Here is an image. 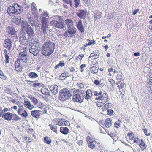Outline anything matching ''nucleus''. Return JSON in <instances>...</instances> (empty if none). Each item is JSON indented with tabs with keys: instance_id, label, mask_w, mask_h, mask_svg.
I'll return each mask as SVG.
<instances>
[{
	"instance_id": "f257e3e1",
	"label": "nucleus",
	"mask_w": 152,
	"mask_h": 152,
	"mask_svg": "<svg viewBox=\"0 0 152 152\" xmlns=\"http://www.w3.org/2000/svg\"><path fill=\"white\" fill-rule=\"evenodd\" d=\"M54 47V44L52 42H46L42 47V54L46 56H49L53 53Z\"/></svg>"
},
{
	"instance_id": "f03ea898",
	"label": "nucleus",
	"mask_w": 152,
	"mask_h": 152,
	"mask_svg": "<svg viewBox=\"0 0 152 152\" xmlns=\"http://www.w3.org/2000/svg\"><path fill=\"white\" fill-rule=\"evenodd\" d=\"M23 10V7L20 6L18 4L14 3L12 6L8 7L7 11L8 14L11 16L14 14H18L21 13Z\"/></svg>"
},
{
	"instance_id": "7ed1b4c3",
	"label": "nucleus",
	"mask_w": 152,
	"mask_h": 152,
	"mask_svg": "<svg viewBox=\"0 0 152 152\" xmlns=\"http://www.w3.org/2000/svg\"><path fill=\"white\" fill-rule=\"evenodd\" d=\"M71 96L69 91L65 88H63L59 92V99L62 102L69 100Z\"/></svg>"
},
{
	"instance_id": "20e7f679",
	"label": "nucleus",
	"mask_w": 152,
	"mask_h": 152,
	"mask_svg": "<svg viewBox=\"0 0 152 152\" xmlns=\"http://www.w3.org/2000/svg\"><path fill=\"white\" fill-rule=\"evenodd\" d=\"M4 119L7 121H17L21 118L17 115L10 112L4 113L1 116Z\"/></svg>"
},
{
	"instance_id": "39448f33",
	"label": "nucleus",
	"mask_w": 152,
	"mask_h": 152,
	"mask_svg": "<svg viewBox=\"0 0 152 152\" xmlns=\"http://www.w3.org/2000/svg\"><path fill=\"white\" fill-rule=\"evenodd\" d=\"M56 19L59 21L56 20H53L50 22L51 25L54 27L62 29L64 27V20L63 17L57 16Z\"/></svg>"
},
{
	"instance_id": "423d86ee",
	"label": "nucleus",
	"mask_w": 152,
	"mask_h": 152,
	"mask_svg": "<svg viewBox=\"0 0 152 152\" xmlns=\"http://www.w3.org/2000/svg\"><path fill=\"white\" fill-rule=\"evenodd\" d=\"M27 53L26 51L20 52L19 54L18 58L19 61L22 62V65L23 66L27 67L28 66Z\"/></svg>"
},
{
	"instance_id": "0eeeda50",
	"label": "nucleus",
	"mask_w": 152,
	"mask_h": 152,
	"mask_svg": "<svg viewBox=\"0 0 152 152\" xmlns=\"http://www.w3.org/2000/svg\"><path fill=\"white\" fill-rule=\"evenodd\" d=\"M95 99L100 100L99 103H101V104L100 105L99 103H98L97 105L98 107H100L107 102L108 100V94L104 91L101 96L96 98Z\"/></svg>"
},
{
	"instance_id": "6e6552de",
	"label": "nucleus",
	"mask_w": 152,
	"mask_h": 152,
	"mask_svg": "<svg viewBox=\"0 0 152 152\" xmlns=\"http://www.w3.org/2000/svg\"><path fill=\"white\" fill-rule=\"evenodd\" d=\"M115 84L119 90L121 97H123L125 92L124 88L125 83L124 80H121L116 83Z\"/></svg>"
},
{
	"instance_id": "1a4fd4ad",
	"label": "nucleus",
	"mask_w": 152,
	"mask_h": 152,
	"mask_svg": "<svg viewBox=\"0 0 152 152\" xmlns=\"http://www.w3.org/2000/svg\"><path fill=\"white\" fill-rule=\"evenodd\" d=\"M68 30L65 31L63 35L66 37H72L75 35L76 32V29L75 27L68 28Z\"/></svg>"
},
{
	"instance_id": "9d476101",
	"label": "nucleus",
	"mask_w": 152,
	"mask_h": 152,
	"mask_svg": "<svg viewBox=\"0 0 152 152\" xmlns=\"http://www.w3.org/2000/svg\"><path fill=\"white\" fill-rule=\"evenodd\" d=\"M19 108L17 110L18 114L21 117L26 118L28 116L27 112L25 110L22 106L19 107Z\"/></svg>"
},
{
	"instance_id": "9b49d317",
	"label": "nucleus",
	"mask_w": 152,
	"mask_h": 152,
	"mask_svg": "<svg viewBox=\"0 0 152 152\" xmlns=\"http://www.w3.org/2000/svg\"><path fill=\"white\" fill-rule=\"evenodd\" d=\"M19 39L20 42L21 44L24 45L26 44L29 42L25 32H22L20 33Z\"/></svg>"
},
{
	"instance_id": "f8f14e48",
	"label": "nucleus",
	"mask_w": 152,
	"mask_h": 152,
	"mask_svg": "<svg viewBox=\"0 0 152 152\" xmlns=\"http://www.w3.org/2000/svg\"><path fill=\"white\" fill-rule=\"evenodd\" d=\"M127 136L130 140L133 141V142L134 143L138 144L140 139L138 137H134V134L133 132H130L128 133L127 134Z\"/></svg>"
},
{
	"instance_id": "ddd939ff",
	"label": "nucleus",
	"mask_w": 152,
	"mask_h": 152,
	"mask_svg": "<svg viewBox=\"0 0 152 152\" xmlns=\"http://www.w3.org/2000/svg\"><path fill=\"white\" fill-rule=\"evenodd\" d=\"M12 42L11 39L8 38L6 39L4 42L3 45L4 47L7 48L9 51H10L12 47Z\"/></svg>"
},
{
	"instance_id": "4468645a",
	"label": "nucleus",
	"mask_w": 152,
	"mask_h": 152,
	"mask_svg": "<svg viewBox=\"0 0 152 152\" xmlns=\"http://www.w3.org/2000/svg\"><path fill=\"white\" fill-rule=\"evenodd\" d=\"M23 104L25 107L31 110L34 108V106L31 104L30 101L28 99H26V100L24 99L23 102Z\"/></svg>"
},
{
	"instance_id": "2eb2a0df",
	"label": "nucleus",
	"mask_w": 152,
	"mask_h": 152,
	"mask_svg": "<svg viewBox=\"0 0 152 152\" xmlns=\"http://www.w3.org/2000/svg\"><path fill=\"white\" fill-rule=\"evenodd\" d=\"M83 98L79 94L74 95L73 97V100L74 102L79 103L82 102L83 100Z\"/></svg>"
},
{
	"instance_id": "dca6fc26",
	"label": "nucleus",
	"mask_w": 152,
	"mask_h": 152,
	"mask_svg": "<svg viewBox=\"0 0 152 152\" xmlns=\"http://www.w3.org/2000/svg\"><path fill=\"white\" fill-rule=\"evenodd\" d=\"M31 49H29L30 53H33L34 55H35L38 54L39 51V47L37 45H34L33 47L30 48Z\"/></svg>"
},
{
	"instance_id": "f3484780",
	"label": "nucleus",
	"mask_w": 152,
	"mask_h": 152,
	"mask_svg": "<svg viewBox=\"0 0 152 152\" xmlns=\"http://www.w3.org/2000/svg\"><path fill=\"white\" fill-rule=\"evenodd\" d=\"M41 111L39 110H33L31 112V114L32 117L39 118L41 115Z\"/></svg>"
},
{
	"instance_id": "a211bd4d",
	"label": "nucleus",
	"mask_w": 152,
	"mask_h": 152,
	"mask_svg": "<svg viewBox=\"0 0 152 152\" xmlns=\"http://www.w3.org/2000/svg\"><path fill=\"white\" fill-rule=\"evenodd\" d=\"M6 29L7 32L9 34L11 35H16L17 32L15 31L14 27L8 26L7 28Z\"/></svg>"
},
{
	"instance_id": "6ab92c4d",
	"label": "nucleus",
	"mask_w": 152,
	"mask_h": 152,
	"mask_svg": "<svg viewBox=\"0 0 152 152\" xmlns=\"http://www.w3.org/2000/svg\"><path fill=\"white\" fill-rule=\"evenodd\" d=\"M76 14L81 19H85L86 18V13L84 10H80Z\"/></svg>"
},
{
	"instance_id": "aec40b11",
	"label": "nucleus",
	"mask_w": 152,
	"mask_h": 152,
	"mask_svg": "<svg viewBox=\"0 0 152 152\" xmlns=\"http://www.w3.org/2000/svg\"><path fill=\"white\" fill-rule=\"evenodd\" d=\"M15 70L18 72H20L22 71V67L20 65V63L18 61H16L15 64Z\"/></svg>"
},
{
	"instance_id": "412c9836",
	"label": "nucleus",
	"mask_w": 152,
	"mask_h": 152,
	"mask_svg": "<svg viewBox=\"0 0 152 152\" xmlns=\"http://www.w3.org/2000/svg\"><path fill=\"white\" fill-rule=\"evenodd\" d=\"M50 89L53 94L55 95L58 92V86L56 85H52L50 87Z\"/></svg>"
},
{
	"instance_id": "4be33fe9",
	"label": "nucleus",
	"mask_w": 152,
	"mask_h": 152,
	"mask_svg": "<svg viewBox=\"0 0 152 152\" xmlns=\"http://www.w3.org/2000/svg\"><path fill=\"white\" fill-rule=\"evenodd\" d=\"M139 146L142 151L144 150L146 148L147 145L142 139H141L140 140H139Z\"/></svg>"
},
{
	"instance_id": "5701e85b",
	"label": "nucleus",
	"mask_w": 152,
	"mask_h": 152,
	"mask_svg": "<svg viewBox=\"0 0 152 152\" xmlns=\"http://www.w3.org/2000/svg\"><path fill=\"white\" fill-rule=\"evenodd\" d=\"M65 22L68 28H72L73 25V22L71 19H67L65 20Z\"/></svg>"
},
{
	"instance_id": "b1692460",
	"label": "nucleus",
	"mask_w": 152,
	"mask_h": 152,
	"mask_svg": "<svg viewBox=\"0 0 152 152\" xmlns=\"http://www.w3.org/2000/svg\"><path fill=\"white\" fill-rule=\"evenodd\" d=\"M60 132L64 135L67 134L69 132V129L65 127H61L60 128Z\"/></svg>"
},
{
	"instance_id": "393cba45",
	"label": "nucleus",
	"mask_w": 152,
	"mask_h": 152,
	"mask_svg": "<svg viewBox=\"0 0 152 152\" xmlns=\"http://www.w3.org/2000/svg\"><path fill=\"white\" fill-rule=\"evenodd\" d=\"M26 32L28 35L35 34L33 29L29 25L27 26L26 28Z\"/></svg>"
},
{
	"instance_id": "a878e982",
	"label": "nucleus",
	"mask_w": 152,
	"mask_h": 152,
	"mask_svg": "<svg viewBox=\"0 0 152 152\" xmlns=\"http://www.w3.org/2000/svg\"><path fill=\"white\" fill-rule=\"evenodd\" d=\"M48 20L47 18L45 17H43L42 18L41 22L42 24V26H48Z\"/></svg>"
},
{
	"instance_id": "bb28decb",
	"label": "nucleus",
	"mask_w": 152,
	"mask_h": 152,
	"mask_svg": "<svg viewBox=\"0 0 152 152\" xmlns=\"http://www.w3.org/2000/svg\"><path fill=\"white\" fill-rule=\"evenodd\" d=\"M104 124V126L106 128L110 127L112 124L111 120L110 118H107L105 120Z\"/></svg>"
},
{
	"instance_id": "cd10ccee",
	"label": "nucleus",
	"mask_w": 152,
	"mask_h": 152,
	"mask_svg": "<svg viewBox=\"0 0 152 152\" xmlns=\"http://www.w3.org/2000/svg\"><path fill=\"white\" fill-rule=\"evenodd\" d=\"M49 126L50 127V129L52 131L56 134L58 133V127L56 124H50Z\"/></svg>"
},
{
	"instance_id": "c85d7f7f",
	"label": "nucleus",
	"mask_w": 152,
	"mask_h": 152,
	"mask_svg": "<svg viewBox=\"0 0 152 152\" xmlns=\"http://www.w3.org/2000/svg\"><path fill=\"white\" fill-rule=\"evenodd\" d=\"M54 124L56 125H58L59 126H62L63 125V121L64 119H57L54 120Z\"/></svg>"
},
{
	"instance_id": "c756f323",
	"label": "nucleus",
	"mask_w": 152,
	"mask_h": 152,
	"mask_svg": "<svg viewBox=\"0 0 152 152\" xmlns=\"http://www.w3.org/2000/svg\"><path fill=\"white\" fill-rule=\"evenodd\" d=\"M27 18L29 21V23L32 26H33L34 24V21L33 20V16L29 13L27 14Z\"/></svg>"
},
{
	"instance_id": "7c9ffc66",
	"label": "nucleus",
	"mask_w": 152,
	"mask_h": 152,
	"mask_svg": "<svg viewBox=\"0 0 152 152\" xmlns=\"http://www.w3.org/2000/svg\"><path fill=\"white\" fill-rule=\"evenodd\" d=\"M94 83V84L96 86H99L102 88L104 86V84L102 82V81L101 80H99L98 79L95 80Z\"/></svg>"
},
{
	"instance_id": "2f4dec72",
	"label": "nucleus",
	"mask_w": 152,
	"mask_h": 152,
	"mask_svg": "<svg viewBox=\"0 0 152 152\" xmlns=\"http://www.w3.org/2000/svg\"><path fill=\"white\" fill-rule=\"evenodd\" d=\"M4 52L5 54V62L6 63H8L9 62V56L8 54H9V52H8V51L6 49H4Z\"/></svg>"
},
{
	"instance_id": "473e14b6",
	"label": "nucleus",
	"mask_w": 152,
	"mask_h": 152,
	"mask_svg": "<svg viewBox=\"0 0 152 152\" xmlns=\"http://www.w3.org/2000/svg\"><path fill=\"white\" fill-rule=\"evenodd\" d=\"M29 41L30 42L29 43V46L30 47V48L33 47L34 45H37L38 44L37 42L36 41V39L34 38L32 39V40H29Z\"/></svg>"
},
{
	"instance_id": "72a5a7b5",
	"label": "nucleus",
	"mask_w": 152,
	"mask_h": 152,
	"mask_svg": "<svg viewBox=\"0 0 152 152\" xmlns=\"http://www.w3.org/2000/svg\"><path fill=\"white\" fill-rule=\"evenodd\" d=\"M86 96H85V98L88 99H90L92 95L91 91L90 90H88L86 92Z\"/></svg>"
},
{
	"instance_id": "f704fd0d",
	"label": "nucleus",
	"mask_w": 152,
	"mask_h": 152,
	"mask_svg": "<svg viewBox=\"0 0 152 152\" xmlns=\"http://www.w3.org/2000/svg\"><path fill=\"white\" fill-rule=\"evenodd\" d=\"M33 139L32 137L31 136H27V135H25L24 138V140L26 141L27 143L31 142L33 140Z\"/></svg>"
},
{
	"instance_id": "c9c22d12",
	"label": "nucleus",
	"mask_w": 152,
	"mask_h": 152,
	"mask_svg": "<svg viewBox=\"0 0 152 152\" xmlns=\"http://www.w3.org/2000/svg\"><path fill=\"white\" fill-rule=\"evenodd\" d=\"M35 6V4L34 2H33L31 4V9L33 14L37 12V8Z\"/></svg>"
},
{
	"instance_id": "e433bc0d",
	"label": "nucleus",
	"mask_w": 152,
	"mask_h": 152,
	"mask_svg": "<svg viewBox=\"0 0 152 152\" xmlns=\"http://www.w3.org/2000/svg\"><path fill=\"white\" fill-rule=\"evenodd\" d=\"M28 98L30 99L34 105L37 104L38 103L37 99L36 98L32 97V96H28Z\"/></svg>"
},
{
	"instance_id": "4c0bfd02",
	"label": "nucleus",
	"mask_w": 152,
	"mask_h": 152,
	"mask_svg": "<svg viewBox=\"0 0 152 152\" xmlns=\"http://www.w3.org/2000/svg\"><path fill=\"white\" fill-rule=\"evenodd\" d=\"M98 68L96 66H93L90 68V72L92 73H96L98 72Z\"/></svg>"
},
{
	"instance_id": "58836bf2",
	"label": "nucleus",
	"mask_w": 152,
	"mask_h": 152,
	"mask_svg": "<svg viewBox=\"0 0 152 152\" xmlns=\"http://www.w3.org/2000/svg\"><path fill=\"white\" fill-rule=\"evenodd\" d=\"M44 142L47 144H50L52 142V140L49 137L46 136L44 138Z\"/></svg>"
},
{
	"instance_id": "ea45409f",
	"label": "nucleus",
	"mask_w": 152,
	"mask_h": 152,
	"mask_svg": "<svg viewBox=\"0 0 152 152\" xmlns=\"http://www.w3.org/2000/svg\"><path fill=\"white\" fill-rule=\"evenodd\" d=\"M104 91L103 90H100V91H95L94 93V95L97 97L96 98H99L104 93Z\"/></svg>"
},
{
	"instance_id": "a19ab883",
	"label": "nucleus",
	"mask_w": 152,
	"mask_h": 152,
	"mask_svg": "<svg viewBox=\"0 0 152 152\" xmlns=\"http://www.w3.org/2000/svg\"><path fill=\"white\" fill-rule=\"evenodd\" d=\"M96 142L95 140H94L90 142H88V144L90 148L93 149L95 147V145L96 144Z\"/></svg>"
},
{
	"instance_id": "79ce46f5",
	"label": "nucleus",
	"mask_w": 152,
	"mask_h": 152,
	"mask_svg": "<svg viewBox=\"0 0 152 152\" xmlns=\"http://www.w3.org/2000/svg\"><path fill=\"white\" fill-rule=\"evenodd\" d=\"M29 78H35L38 77V75L37 74L34 72H30L28 75Z\"/></svg>"
},
{
	"instance_id": "37998d69",
	"label": "nucleus",
	"mask_w": 152,
	"mask_h": 152,
	"mask_svg": "<svg viewBox=\"0 0 152 152\" xmlns=\"http://www.w3.org/2000/svg\"><path fill=\"white\" fill-rule=\"evenodd\" d=\"M112 107V104L111 103H108L106 104L103 107V109L106 110L108 108H111Z\"/></svg>"
},
{
	"instance_id": "c03bdc74",
	"label": "nucleus",
	"mask_w": 152,
	"mask_h": 152,
	"mask_svg": "<svg viewBox=\"0 0 152 152\" xmlns=\"http://www.w3.org/2000/svg\"><path fill=\"white\" fill-rule=\"evenodd\" d=\"M68 76V73L64 72L62 73L60 76V79L61 80H64L65 78Z\"/></svg>"
},
{
	"instance_id": "a18cd8bd",
	"label": "nucleus",
	"mask_w": 152,
	"mask_h": 152,
	"mask_svg": "<svg viewBox=\"0 0 152 152\" xmlns=\"http://www.w3.org/2000/svg\"><path fill=\"white\" fill-rule=\"evenodd\" d=\"M121 121L118 119V121L115 122L114 124V126L117 128H118L120 127L121 123Z\"/></svg>"
},
{
	"instance_id": "49530a36",
	"label": "nucleus",
	"mask_w": 152,
	"mask_h": 152,
	"mask_svg": "<svg viewBox=\"0 0 152 152\" xmlns=\"http://www.w3.org/2000/svg\"><path fill=\"white\" fill-rule=\"evenodd\" d=\"M26 132L29 134H34V131L33 129L31 128H28L26 130Z\"/></svg>"
},
{
	"instance_id": "de8ad7c7",
	"label": "nucleus",
	"mask_w": 152,
	"mask_h": 152,
	"mask_svg": "<svg viewBox=\"0 0 152 152\" xmlns=\"http://www.w3.org/2000/svg\"><path fill=\"white\" fill-rule=\"evenodd\" d=\"M0 78L3 80H6L7 79V77L2 71L0 73Z\"/></svg>"
},
{
	"instance_id": "09e8293b",
	"label": "nucleus",
	"mask_w": 152,
	"mask_h": 152,
	"mask_svg": "<svg viewBox=\"0 0 152 152\" xmlns=\"http://www.w3.org/2000/svg\"><path fill=\"white\" fill-rule=\"evenodd\" d=\"M75 3V5L76 8L78 7L79 4H80V0H74Z\"/></svg>"
},
{
	"instance_id": "8fccbe9b",
	"label": "nucleus",
	"mask_w": 152,
	"mask_h": 152,
	"mask_svg": "<svg viewBox=\"0 0 152 152\" xmlns=\"http://www.w3.org/2000/svg\"><path fill=\"white\" fill-rule=\"evenodd\" d=\"M77 85L78 88H80L81 89H83L84 88V85L82 83H77Z\"/></svg>"
},
{
	"instance_id": "3c124183",
	"label": "nucleus",
	"mask_w": 152,
	"mask_h": 152,
	"mask_svg": "<svg viewBox=\"0 0 152 152\" xmlns=\"http://www.w3.org/2000/svg\"><path fill=\"white\" fill-rule=\"evenodd\" d=\"M35 34H29L28 35V39L29 41V40H32V39H33L35 37Z\"/></svg>"
},
{
	"instance_id": "603ef678",
	"label": "nucleus",
	"mask_w": 152,
	"mask_h": 152,
	"mask_svg": "<svg viewBox=\"0 0 152 152\" xmlns=\"http://www.w3.org/2000/svg\"><path fill=\"white\" fill-rule=\"evenodd\" d=\"M101 17V15L99 13H97L94 15V17L96 20L100 19Z\"/></svg>"
},
{
	"instance_id": "864d4df0",
	"label": "nucleus",
	"mask_w": 152,
	"mask_h": 152,
	"mask_svg": "<svg viewBox=\"0 0 152 152\" xmlns=\"http://www.w3.org/2000/svg\"><path fill=\"white\" fill-rule=\"evenodd\" d=\"M19 18H16L15 19V20L14 21V22L17 25H19L20 23L21 20L20 19V17Z\"/></svg>"
},
{
	"instance_id": "5fc2aeb1",
	"label": "nucleus",
	"mask_w": 152,
	"mask_h": 152,
	"mask_svg": "<svg viewBox=\"0 0 152 152\" xmlns=\"http://www.w3.org/2000/svg\"><path fill=\"white\" fill-rule=\"evenodd\" d=\"M44 106V104L43 103H42L41 102H39L37 104V107L40 109H42V108H43V107Z\"/></svg>"
},
{
	"instance_id": "6e6d98bb",
	"label": "nucleus",
	"mask_w": 152,
	"mask_h": 152,
	"mask_svg": "<svg viewBox=\"0 0 152 152\" xmlns=\"http://www.w3.org/2000/svg\"><path fill=\"white\" fill-rule=\"evenodd\" d=\"M48 26H42V29L43 30V33L44 34L47 33Z\"/></svg>"
},
{
	"instance_id": "4d7b16f0",
	"label": "nucleus",
	"mask_w": 152,
	"mask_h": 152,
	"mask_svg": "<svg viewBox=\"0 0 152 152\" xmlns=\"http://www.w3.org/2000/svg\"><path fill=\"white\" fill-rule=\"evenodd\" d=\"M83 26L82 22L81 20H79L76 25V27L77 28Z\"/></svg>"
},
{
	"instance_id": "13d9d810",
	"label": "nucleus",
	"mask_w": 152,
	"mask_h": 152,
	"mask_svg": "<svg viewBox=\"0 0 152 152\" xmlns=\"http://www.w3.org/2000/svg\"><path fill=\"white\" fill-rule=\"evenodd\" d=\"M63 1L67 4H70L71 7L72 6V0H63Z\"/></svg>"
},
{
	"instance_id": "bf43d9fd",
	"label": "nucleus",
	"mask_w": 152,
	"mask_h": 152,
	"mask_svg": "<svg viewBox=\"0 0 152 152\" xmlns=\"http://www.w3.org/2000/svg\"><path fill=\"white\" fill-rule=\"evenodd\" d=\"M108 81L110 82V83L111 84L112 86L113 85H114L115 83V82L114 80L112 78L109 77L108 79Z\"/></svg>"
},
{
	"instance_id": "052dcab7",
	"label": "nucleus",
	"mask_w": 152,
	"mask_h": 152,
	"mask_svg": "<svg viewBox=\"0 0 152 152\" xmlns=\"http://www.w3.org/2000/svg\"><path fill=\"white\" fill-rule=\"evenodd\" d=\"M107 112L108 115H111L113 114V111L111 109H107Z\"/></svg>"
},
{
	"instance_id": "680f3d73",
	"label": "nucleus",
	"mask_w": 152,
	"mask_h": 152,
	"mask_svg": "<svg viewBox=\"0 0 152 152\" xmlns=\"http://www.w3.org/2000/svg\"><path fill=\"white\" fill-rule=\"evenodd\" d=\"M122 74L121 73H119L117 74L116 76L117 79L121 80L122 79Z\"/></svg>"
},
{
	"instance_id": "e2e57ef3",
	"label": "nucleus",
	"mask_w": 152,
	"mask_h": 152,
	"mask_svg": "<svg viewBox=\"0 0 152 152\" xmlns=\"http://www.w3.org/2000/svg\"><path fill=\"white\" fill-rule=\"evenodd\" d=\"M142 130H143L144 133L147 136H149L150 135V133H147V129L146 128L144 127V129L143 128Z\"/></svg>"
},
{
	"instance_id": "0e129e2a",
	"label": "nucleus",
	"mask_w": 152,
	"mask_h": 152,
	"mask_svg": "<svg viewBox=\"0 0 152 152\" xmlns=\"http://www.w3.org/2000/svg\"><path fill=\"white\" fill-rule=\"evenodd\" d=\"M40 83H34L33 84V87L34 88H36L37 87H40Z\"/></svg>"
},
{
	"instance_id": "69168bd1",
	"label": "nucleus",
	"mask_w": 152,
	"mask_h": 152,
	"mask_svg": "<svg viewBox=\"0 0 152 152\" xmlns=\"http://www.w3.org/2000/svg\"><path fill=\"white\" fill-rule=\"evenodd\" d=\"M63 122V124L64 125L66 126H69L70 124V123L69 121H65L64 119Z\"/></svg>"
},
{
	"instance_id": "338daca9",
	"label": "nucleus",
	"mask_w": 152,
	"mask_h": 152,
	"mask_svg": "<svg viewBox=\"0 0 152 152\" xmlns=\"http://www.w3.org/2000/svg\"><path fill=\"white\" fill-rule=\"evenodd\" d=\"M77 29L81 33H83L84 32L85 29L83 26L78 28Z\"/></svg>"
},
{
	"instance_id": "774afa93",
	"label": "nucleus",
	"mask_w": 152,
	"mask_h": 152,
	"mask_svg": "<svg viewBox=\"0 0 152 152\" xmlns=\"http://www.w3.org/2000/svg\"><path fill=\"white\" fill-rule=\"evenodd\" d=\"M86 140L88 144V142H91L93 141H92V140L91 137L89 136H88V137H87Z\"/></svg>"
}]
</instances>
